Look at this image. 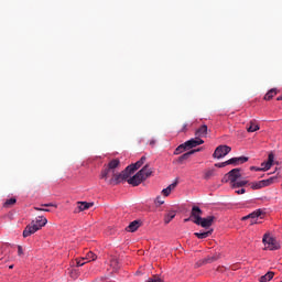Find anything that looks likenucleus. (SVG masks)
Listing matches in <instances>:
<instances>
[{
    "instance_id": "f257e3e1",
    "label": "nucleus",
    "mask_w": 282,
    "mask_h": 282,
    "mask_svg": "<svg viewBox=\"0 0 282 282\" xmlns=\"http://www.w3.org/2000/svg\"><path fill=\"white\" fill-rule=\"evenodd\" d=\"M46 224L47 218L39 216L35 220H32L31 224L25 227L23 230V237H30L31 235H34V232L41 230Z\"/></svg>"
},
{
    "instance_id": "f03ea898",
    "label": "nucleus",
    "mask_w": 282,
    "mask_h": 282,
    "mask_svg": "<svg viewBox=\"0 0 282 282\" xmlns=\"http://www.w3.org/2000/svg\"><path fill=\"white\" fill-rule=\"evenodd\" d=\"M239 180H241V169L239 167L232 169L223 177V182H229L230 186H232V184H235Z\"/></svg>"
},
{
    "instance_id": "7ed1b4c3",
    "label": "nucleus",
    "mask_w": 282,
    "mask_h": 282,
    "mask_svg": "<svg viewBox=\"0 0 282 282\" xmlns=\"http://www.w3.org/2000/svg\"><path fill=\"white\" fill-rule=\"evenodd\" d=\"M129 166L126 167V170L123 172H121L120 174H117V176H115V178H110L109 182V186H117V184H120V182H124V180H127L128 177H131V170H128Z\"/></svg>"
},
{
    "instance_id": "20e7f679",
    "label": "nucleus",
    "mask_w": 282,
    "mask_h": 282,
    "mask_svg": "<svg viewBox=\"0 0 282 282\" xmlns=\"http://www.w3.org/2000/svg\"><path fill=\"white\" fill-rule=\"evenodd\" d=\"M274 182H276V176H272L268 180H262L259 182L249 183V186H251L252 191H259L260 188H265V186L274 184Z\"/></svg>"
},
{
    "instance_id": "39448f33",
    "label": "nucleus",
    "mask_w": 282,
    "mask_h": 282,
    "mask_svg": "<svg viewBox=\"0 0 282 282\" xmlns=\"http://www.w3.org/2000/svg\"><path fill=\"white\" fill-rule=\"evenodd\" d=\"M262 242L267 250H279L281 246L276 242V239L272 238L269 234H265L262 238Z\"/></svg>"
},
{
    "instance_id": "423d86ee",
    "label": "nucleus",
    "mask_w": 282,
    "mask_h": 282,
    "mask_svg": "<svg viewBox=\"0 0 282 282\" xmlns=\"http://www.w3.org/2000/svg\"><path fill=\"white\" fill-rule=\"evenodd\" d=\"M230 151H232V148L228 145H219L216 148L213 154V158H216L217 160H221V158H226V155H228Z\"/></svg>"
},
{
    "instance_id": "0eeeda50",
    "label": "nucleus",
    "mask_w": 282,
    "mask_h": 282,
    "mask_svg": "<svg viewBox=\"0 0 282 282\" xmlns=\"http://www.w3.org/2000/svg\"><path fill=\"white\" fill-rule=\"evenodd\" d=\"M204 212L197 206L192 207L189 219L193 221V224H198L202 220V215Z\"/></svg>"
},
{
    "instance_id": "6e6552de",
    "label": "nucleus",
    "mask_w": 282,
    "mask_h": 282,
    "mask_svg": "<svg viewBox=\"0 0 282 282\" xmlns=\"http://www.w3.org/2000/svg\"><path fill=\"white\" fill-rule=\"evenodd\" d=\"M116 172H112L111 170H108L107 167H105L104 170H101V173L99 175V180H105L108 184L111 180H116Z\"/></svg>"
},
{
    "instance_id": "1a4fd4ad",
    "label": "nucleus",
    "mask_w": 282,
    "mask_h": 282,
    "mask_svg": "<svg viewBox=\"0 0 282 282\" xmlns=\"http://www.w3.org/2000/svg\"><path fill=\"white\" fill-rule=\"evenodd\" d=\"M273 164H274V153H270L268 156V161L261 163V167L257 169V171H270Z\"/></svg>"
},
{
    "instance_id": "9d476101",
    "label": "nucleus",
    "mask_w": 282,
    "mask_h": 282,
    "mask_svg": "<svg viewBox=\"0 0 282 282\" xmlns=\"http://www.w3.org/2000/svg\"><path fill=\"white\" fill-rule=\"evenodd\" d=\"M127 182L131 186H140V184L144 182V178L142 177V172H138L134 176L128 178Z\"/></svg>"
},
{
    "instance_id": "9b49d317",
    "label": "nucleus",
    "mask_w": 282,
    "mask_h": 282,
    "mask_svg": "<svg viewBox=\"0 0 282 282\" xmlns=\"http://www.w3.org/2000/svg\"><path fill=\"white\" fill-rule=\"evenodd\" d=\"M215 223V216H207L206 218H200L198 223H196V226H202V228H210L213 224Z\"/></svg>"
},
{
    "instance_id": "f8f14e48",
    "label": "nucleus",
    "mask_w": 282,
    "mask_h": 282,
    "mask_svg": "<svg viewBox=\"0 0 282 282\" xmlns=\"http://www.w3.org/2000/svg\"><path fill=\"white\" fill-rule=\"evenodd\" d=\"M199 151H202V148H198L196 150H191L189 152H186L183 155L178 156L177 159L178 164H184L186 160H189L191 155H194V153H199Z\"/></svg>"
},
{
    "instance_id": "ddd939ff",
    "label": "nucleus",
    "mask_w": 282,
    "mask_h": 282,
    "mask_svg": "<svg viewBox=\"0 0 282 282\" xmlns=\"http://www.w3.org/2000/svg\"><path fill=\"white\" fill-rule=\"evenodd\" d=\"M199 144H204V140L199 139V137L185 141L187 149H195V147H199Z\"/></svg>"
},
{
    "instance_id": "4468645a",
    "label": "nucleus",
    "mask_w": 282,
    "mask_h": 282,
    "mask_svg": "<svg viewBox=\"0 0 282 282\" xmlns=\"http://www.w3.org/2000/svg\"><path fill=\"white\" fill-rule=\"evenodd\" d=\"M145 162H147V156H142L134 164L128 165V171H130V173H135V171H138V169H140V166H142V164H144Z\"/></svg>"
},
{
    "instance_id": "2eb2a0df",
    "label": "nucleus",
    "mask_w": 282,
    "mask_h": 282,
    "mask_svg": "<svg viewBox=\"0 0 282 282\" xmlns=\"http://www.w3.org/2000/svg\"><path fill=\"white\" fill-rule=\"evenodd\" d=\"M94 206V203L88 202H77V208L75 213H83V210H89Z\"/></svg>"
},
{
    "instance_id": "dca6fc26",
    "label": "nucleus",
    "mask_w": 282,
    "mask_h": 282,
    "mask_svg": "<svg viewBox=\"0 0 282 282\" xmlns=\"http://www.w3.org/2000/svg\"><path fill=\"white\" fill-rule=\"evenodd\" d=\"M206 135H208V126L203 124L198 129H196L195 131L196 138L202 139V138H206Z\"/></svg>"
},
{
    "instance_id": "f3484780",
    "label": "nucleus",
    "mask_w": 282,
    "mask_h": 282,
    "mask_svg": "<svg viewBox=\"0 0 282 282\" xmlns=\"http://www.w3.org/2000/svg\"><path fill=\"white\" fill-rule=\"evenodd\" d=\"M139 173H141V177L144 180H148V177H151L153 171L149 167V165H145L142 167Z\"/></svg>"
},
{
    "instance_id": "a211bd4d",
    "label": "nucleus",
    "mask_w": 282,
    "mask_h": 282,
    "mask_svg": "<svg viewBox=\"0 0 282 282\" xmlns=\"http://www.w3.org/2000/svg\"><path fill=\"white\" fill-rule=\"evenodd\" d=\"M118 166H120V160L115 159V160H112V161H110V162L108 163V165L106 166V169H107L108 171H111L112 173H116V169H118Z\"/></svg>"
},
{
    "instance_id": "6ab92c4d",
    "label": "nucleus",
    "mask_w": 282,
    "mask_h": 282,
    "mask_svg": "<svg viewBox=\"0 0 282 282\" xmlns=\"http://www.w3.org/2000/svg\"><path fill=\"white\" fill-rule=\"evenodd\" d=\"M263 215V212L261 209H258L256 212H252L251 214L242 217V221H246V219H258V217H261Z\"/></svg>"
},
{
    "instance_id": "aec40b11",
    "label": "nucleus",
    "mask_w": 282,
    "mask_h": 282,
    "mask_svg": "<svg viewBox=\"0 0 282 282\" xmlns=\"http://www.w3.org/2000/svg\"><path fill=\"white\" fill-rule=\"evenodd\" d=\"M138 228H140V220H133V221L130 223V225L126 228V230H128V232H135V230H138Z\"/></svg>"
},
{
    "instance_id": "412c9836",
    "label": "nucleus",
    "mask_w": 282,
    "mask_h": 282,
    "mask_svg": "<svg viewBox=\"0 0 282 282\" xmlns=\"http://www.w3.org/2000/svg\"><path fill=\"white\" fill-rule=\"evenodd\" d=\"M175 215H177L175 213V210H170L165 216H164V224H171V221H173V219H175Z\"/></svg>"
},
{
    "instance_id": "4be33fe9",
    "label": "nucleus",
    "mask_w": 282,
    "mask_h": 282,
    "mask_svg": "<svg viewBox=\"0 0 282 282\" xmlns=\"http://www.w3.org/2000/svg\"><path fill=\"white\" fill-rule=\"evenodd\" d=\"M272 279H274V272L269 271L267 272L264 275L260 276V282H269L272 281Z\"/></svg>"
},
{
    "instance_id": "5701e85b",
    "label": "nucleus",
    "mask_w": 282,
    "mask_h": 282,
    "mask_svg": "<svg viewBox=\"0 0 282 282\" xmlns=\"http://www.w3.org/2000/svg\"><path fill=\"white\" fill-rule=\"evenodd\" d=\"M194 235L195 237H197V239H207V237H210V235H213V229L204 232H195Z\"/></svg>"
},
{
    "instance_id": "b1692460",
    "label": "nucleus",
    "mask_w": 282,
    "mask_h": 282,
    "mask_svg": "<svg viewBox=\"0 0 282 282\" xmlns=\"http://www.w3.org/2000/svg\"><path fill=\"white\" fill-rule=\"evenodd\" d=\"M96 259H98V256H96V253H94L93 251H88L86 257L82 258L83 261H96Z\"/></svg>"
},
{
    "instance_id": "393cba45",
    "label": "nucleus",
    "mask_w": 282,
    "mask_h": 282,
    "mask_svg": "<svg viewBox=\"0 0 282 282\" xmlns=\"http://www.w3.org/2000/svg\"><path fill=\"white\" fill-rule=\"evenodd\" d=\"M188 149V145L185 143L180 144L175 150H174V155H180L181 153H184Z\"/></svg>"
},
{
    "instance_id": "a878e982",
    "label": "nucleus",
    "mask_w": 282,
    "mask_h": 282,
    "mask_svg": "<svg viewBox=\"0 0 282 282\" xmlns=\"http://www.w3.org/2000/svg\"><path fill=\"white\" fill-rule=\"evenodd\" d=\"M259 124L254 123V121H250V126L247 128L248 133H254V131H259Z\"/></svg>"
},
{
    "instance_id": "bb28decb",
    "label": "nucleus",
    "mask_w": 282,
    "mask_h": 282,
    "mask_svg": "<svg viewBox=\"0 0 282 282\" xmlns=\"http://www.w3.org/2000/svg\"><path fill=\"white\" fill-rule=\"evenodd\" d=\"M248 184L247 180H240L232 184L231 188H243Z\"/></svg>"
},
{
    "instance_id": "cd10ccee",
    "label": "nucleus",
    "mask_w": 282,
    "mask_h": 282,
    "mask_svg": "<svg viewBox=\"0 0 282 282\" xmlns=\"http://www.w3.org/2000/svg\"><path fill=\"white\" fill-rule=\"evenodd\" d=\"M14 204H17V198L12 197L4 202L3 207L10 208V207L14 206Z\"/></svg>"
},
{
    "instance_id": "c85d7f7f",
    "label": "nucleus",
    "mask_w": 282,
    "mask_h": 282,
    "mask_svg": "<svg viewBox=\"0 0 282 282\" xmlns=\"http://www.w3.org/2000/svg\"><path fill=\"white\" fill-rule=\"evenodd\" d=\"M273 96H276V89L274 88H272L265 94L264 100H272Z\"/></svg>"
},
{
    "instance_id": "c756f323",
    "label": "nucleus",
    "mask_w": 282,
    "mask_h": 282,
    "mask_svg": "<svg viewBox=\"0 0 282 282\" xmlns=\"http://www.w3.org/2000/svg\"><path fill=\"white\" fill-rule=\"evenodd\" d=\"M217 259H218L217 256H209L204 259L203 263H206V264L215 263V261H217Z\"/></svg>"
},
{
    "instance_id": "7c9ffc66",
    "label": "nucleus",
    "mask_w": 282,
    "mask_h": 282,
    "mask_svg": "<svg viewBox=\"0 0 282 282\" xmlns=\"http://www.w3.org/2000/svg\"><path fill=\"white\" fill-rule=\"evenodd\" d=\"M213 175H215V170H207V171L205 172L204 178H205V180H209V178L213 177Z\"/></svg>"
},
{
    "instance_id": "2f4dec72",
    "label": "nucleus",
    "mask_w": 282,
    "mask_h": 282,
    "mask_svg": "<svg viewBox=\"0 0 282 282\" xmlns=\"http://www.w3.org/2000/svg\"><path fill=\"white\" fill-rule=\"evenodd\" d=\"M236 162H238V164H246V162H248V156L236 158Z\"/></svg>"
},
{
    "instance_id": "473e14b6",
    "label": "nucleus",
    "mask_w": 282,
    "mask_h": 282,
    "mask_svg": "<svg viewBox=\"0 0 282 282\" xmlns=\"http://www.w3.org/2000/svg\"><path fill=\"white\" fill-rule=\"evenodd\" d=\"M75 263H76V268H83V265H85V263L87 262L83 260V258H80V259H76Z\"/></svg>"
},
{
    "instance_id": "72a5a7b5",
    "label": "nucleus",
    "mask_w": 282,
    "mask_h": 282,
    "mask_svg": "<svg viewBox=\"0 0 282 282\" xmlns=\"http://www.w3.org/2000/svg\"><path fill=\"white\" fill-rule=\"evenodd\" d=\"M232 164L234 166H239V163L237 162V158H231L227 161V165Z\"/></svg>"
},
{
    "instance_id": "f704fd0d",
    "label": "nucleus",
    "mask_w": 282,
    "mask_h": 282,
    "mask_svg": "<svg viewBox=\"0 0 282 282\" xmlns=\"http://www.w3.org/2000/svg\"><path fill=\"white\" fill-rule=\"evenodd\" d=\"M215 166L217 169H224L225 166H228V161H225L223 163H216Z\"/></svg>"
},
{
    "instance_id": "c9c22d12",
    "label": "nucleus",
    "mask_w": 282,
    "mask_h": 282,
    "mask_svg": "<svg viewBox=\"0 0 282 282\" xmlns=\"http://www.w3.org/2000/svg\"><path fill=\"white\" fill-rule=\"evenodd\" d=\"M155 204H158L159 206H162V204H164V199H162V196H158L155 198Z\"/></svg>"
},
{
    "instance_id": "e433bc0d",
    "label": "nucleus",
    "mask_w": 282,
    "mask_h": 282,
    "mask_svg": "<svg viewBox=\"0 0 282 282\" xmlns=\"http://www.w3.org/2000/svg\"><path fill=\"white\" fill-rule=\"evenodd\" d=\"M202 265H206V262H204V259L198 260L195 264V268H202Z\"/></svg>"
},
{
    "instance_id": "4c0bfd02",
    "label": "nucleus",
    "mask_w": 282,
    "mask_h": 282,
    "mask_svg": "<svg viewBox=\"0 0 282 282\" xmlns=\"http://www.w3.org/2000/svg\"><path fill=\"white\" fill-rule=\"evenodd\" d=\"M162 193H163V195H164L165 197H169V195H171V189H170L169 187H166V188H164V189L162 191Z\"/></svg>"
},
{
    "instance_id": "58836bf2",
    "label": "nucleus",
    "mask_w": 282,
    "mask_h": 282,
    "mask_svg": "<svg viewBox=\"0 0 282 282\" xmlns=\"http://www.w3.org/2000/svg\"><path fill=\"white\" fill-rule=\"evenodd\" d=\"M176 186H177V181L169 185L167 188H170L171 191H175Z\"/></svg>"
},
{
    "instance_id": "ea45409f",
    "label": "nucleus",
    "mask_w": 282,
    "mask_h": 282,
    "mask_svg": "<svg viewBox=\"0 0 282 282\" xmlns=\"http://www.w3.org/2000/svg\"><path fill=\"white\" fill-rule=\"evenodd\" d=\"M245 193H246V188H241V189L236 191L237 195H243Z\"/></svg>"
},
{
    "instance_id": "a19ab883",
    "label": "nucleus",
    "mask_w": 282,
    "mask_h": 282,
    "mask_svg": "<svg viewBox=\"0 0 282 282\" xmlns=\"http://www.w3.org/2000/svg\"><path fill=\"white\" fill-rule=\"evenodd\" d=\"M18 254L21 257L23 254V247L18 246Z\"/></svg>"
},
{
    "instance_id": "79ce46f5",
    "label": "nucleus",
    "mask_w": 282,
    "mask_h": 282,
    "mask_svg": "<svg viewBox=\"0 0 282 282\" xmlns=\"http://www.w3.org/2000/svg\"><path fill=\"white\" fill-rule=\"evenodd\" d=\"M42 206H45L46 208H50V207H53V208H56L57 206L55 204H44Z\"/></svg>"
},
{
    "instance_id": "37998d69",
    "label": "nucleus",
    "mask_w": 282,
    "mask_h": 282,
    "mask_svg": "<svg viewBox=\"0 0 282 282\" xmlns=\"http://www.w3.org/2000/svg\"><path fill=\"white\" fill-rule=\"evenodd\" d=\"M187 127H188V123H185L181 131H186Z\"/></svg>"
},
{
    "instance_id": "c03bdc74",
    "label": "nucleus",
    "mask_w": 282,
    "mask_h": 282,
    "mask_svg": "<svg viewBox=\"0 0 282 282\" xmlns=\"http://www.w3.org/2000/svg\"><path fill=\"white\" fill-rule=\"evenodd\" d=\"M150 147H155V140H150Z\"/></svg>"
},
{
    "instance_id": "a18cd8bd",
    "label": "nucleus",
    "mask_w": 282,
    "mask_h": 282,
    "mask_svg": "<svg viewBox=\"0 0 282 282\" xmlns=\"http://www.w3.org/2000/svg\"><path fill=\"white\" fill-rule=\"evenodd\" d=\"M42 213H50V209L42 208Z\"/></svg>"
},
{
    "instance_id": "49530a36",
    "label": "nucleus",
    "mask_w": 282,
    "mask_h": 282,
    "mask_svg": "<svg viewBox=\"0 0 282 282\" xmlns=\"http://www.w3.org/2000/svg\"><path fill=\"white\" fill-rule=\"evenodd\" d=\"M257 169H261V167L251 166V171H257Z\"/></svg>"
},
{
    "instance_id": "de8ad7c7",
    "label": "nucleus",
    "mask_w": 282,
    "mask_h": 282,
    "mask_svg": "<svg viewBox=\"0 0 282 282\" xmlns=\"http://www.w3.org/2000/svg\"><path fill=\"white\" fill-rule=\"evenodd\" d=\"M35 209H36V210H41V212H43V208H40V207H35Z\"/></svg>"
},
{
    "instance_id": "09e8293b",
    "label": "nucleus",
    "mask_w": 282,
    "mask_h": 282,
    "mask_svg": "<svg viewBox=\"0 0 282 282\" xmlns=\"http://www.w3.org/2000/svg\"><path fill=\"white\" fill-rule=\"evenodd\" d=\"M184 221L186 223V221H192V220H191V218H185Z\"/></svg>"
},
{
    "instance_id": "8fccbe9b",
    "label": "nucleus",
    "mask_w": 282,
    "mask_h": 282,
    "mask_svg": "<svg viewBox=\"0 0 282 282\" xmlns=\"http://www.w3.org/2000/svg\"><path fill=\"white\" fill-rule=\"evenodd\" d=\"M12 268H14V264H11V265L9 267L10 270H12Z\"/></svg>"
},
{
    "instance_id": "3c124183",
    "label": "nucleus",
    "mask_w": 282,
    "mask_h": 282,
    "mask_svg": "<svg viewBox=\"0 0 282 282\" xmlns=\"http://www.w3.org/2000/svg\"><path fill=\"white\" fill-rule=\"evenodd\" d=\"M276 100H282V96L278 97Z\"/></svg>"
}]
</instances>
